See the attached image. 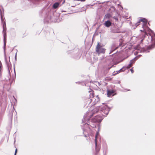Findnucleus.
Listing matches in <instances>:
<instances>
[{
	"mask_svg": "<svg viewBox=\"0 0 155 155\" xmlns=\"http://www.w3.org/2000/svg\"><path fill=\"white\" fill-rule=\"evenodd\" d=\"M97 136L96 135V136H95V145H96V150H97Z\"/></svg>",
	"mask_w": 155,
	"mask_h": 155,
	"instance_id": "nucleus-13",
	"label": "nucleus"
},
{
	"mask_svg": "<svg viewBox=\"0 0 155 155\" xmlns=\"http://www.w3.org/2000/svg\"><path fill=\"white\" fill-rule=\"evenodd\" d=\"M104 25L105 26L107 27H109L110 26H111V22L109 21H107L104 23Z\"/></svg>",
	"mask_w": 155,
	"mask_h": 155,
	"instance_id": "nucleus-5",
	"label": "nucleus"
},
{
	"mask_svg": "<svg viewBox=\"0 0 155 155\" xmlns=\"http://www.w3.org/2000/svg\"><path fill=\"white\" fill-rule=\"evenodd\" d=\"M99 108H100L101 111L105 115H107L108 114L109 110L108 106L106 104H103L100 107H96L91 111L88 112L87 113L88 117H91L94 114L98 112Z\"/></svg>",
	"mask_w": 155,
	"mask_h": 155,
	"instance_id": "nucleus-1",
	"label": "nucleus"
},
{
	"mask_svg": "<svg viewBox=\"0 0 155 155\" xmlns=\"http://www.w3.org/2000/svg\"><path fill=\"white\" fill-rule=\"evenodd\" d=\"M98 151H99V149L98 150Z\"/></svg>",
	"mask_w": 155,
	"mask_h": 155,
	"instance_id": "nucleus-25",
	"label": "nucleus"
},
{
	"mask_svg": "<svg viewBox=\"0 0 155 155\" xmlns=\"http://www.w3.org/2000/svg\"><path fill=\"white\" fill-rule=\"evenodd\" d=\"M94 95V94L93 92H91L89 95L90 98H92L91 99V102H92L93 105H95L99 101L100 99L98 95Z\"/></svg>",
	"mask_w": 155,
	"mask_h": 155,
	"instance_id": "nucleus-2",
	"label": "nucleus"
},
{
	"mask_svg": "<svg viewBox=\"0 0 155 155\" xmlns=\"http://www.w3.org/2000/svg\"><path fill=\"white\" fill-rule=\"evenodd\" d=\"M17 152V149H16L15 152V155H16Z\"/></svg>",
	"mask_w": 155,
	"mask_h": 155,
	"instance_id": "nucleus-18",
	"label": "nucleus"
},
{
	"mask_svg": "<svg viewBox=\"0 0 155 155\" xmlns=\"http://www.w3.org/2000/svg\"><path fill=\"white\" fill-rule=\"evenodd\" d=\"M2 64L1 63H0V77L2 76Z\"/></svg>",
	"mask_w": 155,
	"mask_h": 155,
	"instance_id": "nucleus-11",
	"label": "nucleus"
},
{
	"mask_svg": "<svg viewBox=\"0 0 155 155\" xmlns=\"http://www.w3.org/2000/svg\"><path fill=\"white\" fill-rule=\"evenodd\" d=\"M130 70L132 73H133L134 72V71L133 70V67L131 69H130Z\"/></svg>",
	"mask_w": 155,
	"mask_h": 155,
	"instance_id": "nucleus-15",
	"label": "nucleus"
},
{
	"mask_svg": "<svg viewBox=\"0 0 155 155\" xmlns=\"http://www.w3.org/2000/svg\"><path fill=\"white\" fill-rule=\"evenodd\" d=\"M137 57H136L133 59L130 60V64H131V65L133 66V64L135 63L136 61L137 60Z\"/></svg>",
	"mask_w": 155,
	"mask_h": 155,
	"instance_id": "nucleus-7",
	"label": "nucleus"
},
{
	"mask_svg": "<svg viewBox=\"0 0 155 155\" xmlns=\"http://www.w3.org/2000/svg\"><path fill=\"white\" fill-rule=\"evenodd\" d=\"M76 1H81V2H84L85 1V0H75Z\"/></svg>",
	"mask_w": 155,
	"mask_h": 155,
	"instance_id": "nucleus-16",
	"label": "nucleus"
},
{
	"mask_svg": "<svg viewBox=\"0 0 155 155\" xmlns=\"http://www.w3.org/2000/svg\"><path fill=\"white\" fill-rule=\"evenodd\" d=\"M85 136L87 137L86 140H87V142H90V137H87V136Z\"/></svg>",
	"mask_w": 155,
	"mask_h": 155,
	"instance_id": "nucleus-12",
	"label": "nucleus"
},
{
	"mask_svg": "<svg viewBox=\"0 0 155 155\" xmlns=\"http://www.w3.org/2000/svg\"><path fill=\"white\" fill-rule=\"evenodd\" d=\"M133 66L131 65V64H128L127 67V68H130L131 67Z\"/></svg>",
	"mask_w": 155,
	"mask_h": 155,
	"instance_id": "nucleus-14",
	"label": "nucleus"
},
{
	"mask_svg": "<svg viewBox=\"0 0 155 155\" xmlns=\"http://www.w3.org/2000/svg\"><path fill=\"white\" fill-rule=\"evenodd\" d=\"M141 22H142V27L143 28L144 26V21H143V20L142 19L140 20L136 24V25H135L136 26H138L139 25H140V23Z\"/></svg>",
	"mask_w": 155,
	"mask_h": 155,
	"instance_id": "nucleus-6",
	"label": "nucleus"
},
{
	"mask_svg": "<svg viewBox=\"0 0 155 155\" xmlns=\"http://www.w3.org/2000/svg\"><path fill=\"white\" fill-rule=\"evenodd\" d=\"M3 31H5V27L4 26H3Z\"/></svg>",
	"mask_w": 155,
	"mask_h": 155,
	"instance_id": "nucleus-19",
	"label": "nucleus"
},
{
	"mask_svg": "<svg viewBox=\"0 0 155 155\" xmlns=\"http://www.w3.org/2000/svg\"><path fill=\"white\" fill-rule=\"evenodd\" d=\"M115 19H116V18H115Z\"/></svg>",
	"mask_w": 155,
	"mask_h": 155,
	"instance_id": "nucleus-26",
	"label": "nucleus"
},
{
	"mask_svg": "<svg viewBox=\"0 0 155 155\" xmlns=\"http://www.w3.org/2000/svg\"><path fill=\"white\" fill-rule=\"evenodd\" d=\"M140 31L142 32H145V31L144 30V29H143V30H140Z\"/></svg>",
	"mask_w": 155,
	"mask_h": 155,
	"instance_id": "nucleus-20",
	"label": "nucleus"
},
{
	"mask_svg": "<svg viewBox=\"0 0 155 155\" xmlns=\"http://www.w3.org/2000/svg\"><path fill=\"white\" fill-rule=\"evenodd\" d=\"M105 17L106 18L109 19L111 17V15L109 14H107L105 15Z\"/></svg>",
	"mask_w": 155,
	"mask_h": 155,
	"instance_id": "nucleus-10",
	"label": "nucleus"
},
{
	"mask_svg": "<svg viewBox=\"0 0 155 155\" xmlns=\"http://www.w3.org/2000/svg\"><path fill=\"white\" fill-rule=\"evenodd\" d=\"M114 91L113 90H107V95L108 97H110L111 96H113L114 95Z\"/></svg>",
	"mask_w": 155,
	"mask_h": 155,
	"instance_id": "nucleus-4",
	"label": "nucleus"
},
{
	"mask_svg": "<svg viewBox=\"0 0 155 155\" xmlns=\"http://www.w3.org/2000/svg\"><path fill=\"white\" fill-rule=\"evenodd\" d=\"M143 41V39H142V40H141V42H142V41Z\"/></svg>",
	"mask_w": 155,
	"mask_h": 155,
	"instance_id": "nucleus-22",
	"label": "nucleus"
},
{
	"mask_svg": "<svg viewBox=\"0 0 155 155\" xmlns=\"http://www.w3.org/2000/svg\"><path fill=\"white\" fill-rule=\"evenodd\" d=\"M122 69H121L120 70V71H122Z\"/></svg>",
	"mask_w": 155,
	"mask_h": 155,
	"instance_id": "nucleus-24",
	"label": "nucleus"
},
{
	"mask_svg": "<svg viewBox=\"0 0 155 155\" xmlns=\"http://www.w3.org/2000/svg\"><path fill=\"white\" fill-rule=\"evenodd\" d=\"M98 120H96L95 121V122H97V121H98Z\"/></svg>",
	"mask_w": 155,
	"mask_h": 155,
	"instance_id": "nucleus-23",
	"label": "nucleus"
},
{
	"mask_svg": "<svg viewBox=\"0 0 155 155\" xmlns=\"http://www.w3.org/2000/svg\"><path fill=\"white\" fill-rule=\"evenodd\" d=\"M106 49L102 47V46L99 42L97 43L96 48V51L98 54H104L105 53Z\"/></svg>",
	"mask_w": 155,
	"mask_h": 155,
	"instance_id": "nucleus-3",
	"label": "nucleus"
},
{
	"mask_svg": "<svg viewBox=\"0 0 155 155\" xmlns=\"http://www.w3.org/2000/svg\"><path fill=\"white\" fill-rule=\"evenodd\" d=\"M147 35V34L145 32V35H144V37H145V35Z\"/></svg>",
	"mask_w": 155,
	"mask_h": 155,
	"instance_id": "nucleus-21",
	"label": "nucleus"
},
{
	"mask_svg": "<svg viewBox=\"0 0 155 155\" xmlns=\"http://www.w3.org/2000/svg\"><path fill=\"white\" fill-rule=\"evenodd\" d=\"M4 39L5 38H6V34L5 32L4 33Z\"/></svg>",
	"mask_w": 155,
	"mask_h": 155,
	"instance_id": "nucleus-17",
	"label": "nucleus"
},
{
	"mask_svg": "<svg viewBox=\"0 0 155 155\" xmlns=\"http://www.w3.org/2000/svg\"><path fill=\"white\" fill-rule=\"evenodd\" d=\"M59 4L58 3H55L54 4L53 7L54 8L56 9L59 6Z\"/></svg>",
	"mask_w": 155,
	"mask_h": 155,
	"instance_id": "nucleus-8",
	"label": "nucleus"
},
{
	"mask_svg": "<svg viewBox=\"0 0 155 155\" xmlns=\"http://www.w3.org/2000/svg\"><path fill=\"white\" fill-rule=\"evenodd\" d=\"M155 47V44H153L150 45H149L148 46L147 48L149 49H151Z\"/></svg>",
	"mask_w": 155,
	"mask_h": 155,
	"instance_id": "nucleus-9",
	"label": "nucleus"
}]
</instances>
